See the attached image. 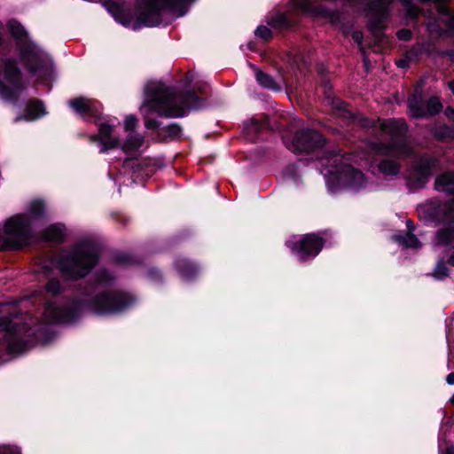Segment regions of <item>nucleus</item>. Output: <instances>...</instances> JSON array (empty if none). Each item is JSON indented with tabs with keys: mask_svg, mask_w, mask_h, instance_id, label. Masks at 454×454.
<instances>
[{
	"mask_svg": "<svg viewBox=\"0 0 454 454\" xmlns=\"http://www.w3.org/2000/svg\"><path fill=\"white\" fill-rule=\"evenodd\" d=\"M113 280L106 270H100L96 275V283L86 288L75 300L67 298L54 299L47 301L43 314L46 324L71 323L88 309L98 315H109L121 312L136 302V298L118 290H103Z\"/></svg>",
	"mask_w": 454,
	"mask_h": 454,
	"instance_id": "nucleus-1",
	"label": "nucleus"
},
{
	"mask_svg": "<svg viewBox=\"0 0 454 454\" xmlns=\"http://www.w3.org/2000/svg\"><path fill=\"white\" fill-rule=\"evenodd\" d=\"M334 106L337 109L343 112L345 117H351L353 121L364 128H371L372 133L376 140L389 137L390 141L386 144L381 141H370L364 144V156L359 157L364 165L358 163L359 166L372 165L375 155L395 156L397 158H405L412 153V147L406 138L407 125L404 120H378L371 121L362 114H353L347 105L336 100Z\"/></svg>",
	"mask_w": 454,
	"mask_h": 454,
	"instance_id": "nucleus-2",
	"label": "nucleus"
},
{
	"mask_svg": "<svg viewBox=\"0 0 454 454\" xmlns=\"http://www.w3.org/2000/svg\"><path fill=\"white\" fill-rule=\"evenodd\" d=\"M203 106L202 100L192 91L178 93L176 89L167 87L161 82H149L145 89V100L141 111L157 113L164 117H182L188 109H197ZM147 129H156L159 122L145 115Z\"/></svg>",
	"mask_w": 454,
	"mask_h": 454,
	"instance_id": "nucleus-3",
	"label": "nucleus"
},
{
	"mask_svg": "<svg viewBox=\"0 0 454 454\" xmlns=\"http://www.w3.org/2000/svg\"><path fill=\"white\" fill-rule=\"evenodd\" d=\"M195 0H145L135 12H130L121 0H108L105 5L114 20L124 27L137 30L143 26L154 27L160 23L161 15L169 12L175 16L186 13L188 5Z\"/></svg>",
	"mask_w": 454,
	"mask_h": 454,
	"instance_id": "nucleus-4",
	"label": "nucleus"
},
{
	"mask_svg": "<svg viewBox=\"0 0 454 454\" xmlns=\"http://www.w3.org/2000/svg\"><path fill=\"white\" fill-rule=\"evenodd\" d=\"M69 106L81 117L88 119L94 118V122L98 126V134L90 137L91 142H98L100 153L108 150L121 148L125 153L135 154L139 152L145 144L144 137L130 132L124 141L113 136L114 126L110 119H105L100 115V104L91 98H78L69 101Z\"/></svg>",
	"mask_w": 454,
	"mask_h": 454,
	"instance_id": "nucleus-5",
	"label": "nucleus"
},
{
	"mask_svg": "<svg viewBox=\"0 0 454 454\" xmlns=\"http://www.w3.org/2000/svg\"><path fill=\"white\" fill-rule=\"evenodd\" d=\"M97 262L96 246L90 241L82 240L63 250L58 261L50 259L42 262L37 270L49 274L52 268L58 267L64 278L78 279L85 277Z\"/></svg>",
	"mask_w": 454,
	"mask_h": 454,
	"instance_id": "nucleus-6",
	"label": "nucleus"
},
{
	"mask_svg": "<svg viewBox=\"0 0 454 454\" xmlns=\"http://www.w3.org/2000/svg\"><path fill=\"white\" fill-rule=\"evenodd\" d=\"M350 161V155L341 156L335 153L322 160L321 172L330 192H359L371 186L364 174L351 165ZM352 161L356 163L358 160L354 159Z\"/></svg>",
	"mask_w": 454,
	"mask_h": 454,
	"instance_id": "nucleus-7",
	"label": "nucleus"
},
{
	"mask_svg": "<svg viewBox=\"0 0 454 454\" xmlns=\"http://www.w3.org/2000/svg\"><path fill=\"white\" fill-rule=\"evenodd\" d=\"M31 324H34V319L28 317L0 318V327L4 331V340H0V358L4 353H21L39 339V329L28 327Z\"/></svg>",
	"mask_w": 454,
	"mask_h": 454,
	"instance_id": "nucleus-8",
	"label": "nucleus"
},
{
	"mask_svg": "<svg viewBox=\"0 0 454 454\" xmlns=\"http://www.w3.org/2000/svg\"><path fill=\"white\" fill-rule=\"evenodd\" d=\"M7 27L17 41L25 43L21 49V55L30 71L41 78L49 77L52 72V61L49 55L35 43L27 41V32L20 23L9 20Z\"/></svg>",
	"mask_w": 454,
	"mask_h": 454,
	"instance_id": "nucleus-9",
	"label": "nucleus"
},
{
	"mask_svg": "<svg viewBox=\"0 0 454 454\" xmlns=\"http://www.w3.org/2000/svg\"><path fill=\"white\" fill-rule=\"evenodd\" d=\"M430 217L436 221L447 222V225L438 231L435 236L436 245H450L453 252L450 256V262L454 265V199L448 204L436 205L434 202L425 206Z\"/></svg>",
	"mask_w": 454,
	"mask_h": 454,
	"instance_id": "nucleus-10",
	"label": "nucleus"
},
{
	"mask_svg": "<svg viewBox=\"0 0 454 454\" xmlns=\"http://www.w3.org/2000/svg\"><path fill=\"white\" fill-rule=\"evenodd\" d=\"M439 165L436 158L429 155H422L413 160L406 172L407 185L417 189L423 187L432 176L433 170Z\"/></svg>",
	"mask_w": 454,
	"mask_h": 454,
	"instance_id": "nucleus-11",
	"label": "nucleus"
},
{
	"mask_svg": "<svg viewBox=\"0 0 454 454\" xmlns=\"http://www.w3.org/2000/svg\"><path fill=\"white\" fill-rule=\"evenodd\" d=\"M323 244V237L315 233L293 236L286 241L287 247L301 261L314 258L322 249Z\"/></svg>",
	"mask_w": 454,
	"mask_h": 454,
	"instance_id": "nucleus-12",
	"label": "nucleus"
},
{
	"mask_svg": "<svg viewBox=\"0 0 454 454\" xmlns=\"http://www.w3.org/2000/svg\"><path fill=\"white\" fill-rule=\"evenodd\" d=\"M24 88L20 77V71L12 60L4 62V76H0V96L10 99Z\"/></svg>",
	"mask_w": 454,
	"mask_h": 454,
	"instance_id": "nucleus-13",
	"label": "nucleus"
},
{
	"mask_svg": "<svg viewBox=\"0 0 454 454\" xmlns=\"http://www.w3.org/2000/svg\"><path fill=\"white\" fill-rule=\"evenodd\" d=\"M391 3L392 0H373L368 4L369 29L379 43L381 41V29Z\"/></svg>",
	"mask_w": 454,
	"mask_h": 454,
	"instance_id": "nucleus-14",
	"label": "nucleus"
},
{
	"mask_svg": "<svg viewBox=\"0 0 454 454\" xmlns=\"http://www.w3.org/2000/svg\"><path fill=\"white\" fill-rule=\"evenodd\" d=\"M324 145L321 134L312 129H302L297 132L288 148L294 152H309Z\"/></svg>",
	"mask_w": 454,
	"mask_h": 454,
	"instance_id": "nucleus-15",
	"label": "nucleus"
},
{
	"mask_svg": "<svg viewBox=\"0 0 454 454\" xmlns=\"http://www.w3.org/2000/svg\"><path fill=\"white\" fill-rule=\"evenodd\" d=\"M409 114L413 118H424L439 113L442 105L436 97L424 102L420 96L414 95L408 100Z\"/></svg>",
	"mask_w": 454,
	"mask_h": 454,
	"instance_id": "nucleus-16",
	"label": "nucleus"
},
{
	"mask_svg": "<svg viewBox=\"0 0 454 454\" xmlns=\"http://www.w3.org/2000/svg\"><path fill=\"white\" fill-rule=\"evenodd\" d=\"M46 114L44 106L41 101H31L27 106L26 114L18 120L35 121Z\"/></svg>",
	"mask_w": 454,
	"mask_h": 454,
	"instance_id": "nucleus-17",
	"label": "nucleus"
},
{
	"mask_svg": "<svg viewBox=\"0 0 454 454\" xmlns=\"http://www.w3.org/2000/svg\"><path fill=\"white\" fill-rule=\"evenodd\" d=\"M435 188L439 192L453 193L454 175L451 172H446L438 176L435 179Z\"/></svg>",
	"mask_w": 454,
	"mask_h": 454,
	"instance_id": "nucleus-18",
	"label": "nucleus"
},
{
	"mask_svg": "<svg viewBox=\"0 0 454 454\" xmlns=\"http://www.w3.org/2000/svg\"><path fill=\"white\" fill-rule=\"evenodd\" d=\"M378 169L385 176L393 177L399 174L401 167L400 164L394 160L384 159L380 161Z\"/></svg>",
	"mask_w": 454,
	"mask_h": 454,
	"instance_id": "nucleus-19",
	"label": "nucleus"
},
{
	"mask_svg": "<svg viewBox=\"0 0 454 454\" xmlns=\"http://www.w3.org/2000/svg\"><path fill=\"white\" fill-rule=\"evenodd\" d=\"M43 237L48 241H62L65 237V227L60 223L51 224L43 231Z\"/></svg>",
	"mask_w": 454,
	"mask_h": 454,
	"instance_id": "nucleus-20",
	"label": "nucleus"
},
{
	"mask_svg": "<svg viewBox=\"0 0 454 454\" xmlns=\"http://www.w3.org/2000/svg\"><path fill=\"white\" fill-rule=\"evenodd\" d=\"M122 168L125 173L131 172L132 176L136 175L137 178L144 176H148L152 172V170L144 168L141 162L134 160H126L123 163Z\"/></svg>",
	"mask_w": 454,
	"mask_h": 454,
	"instance_id": "nucleus-21",
	"label": "nucleus"
},
{
	"mask_svg": "<svg viewBox=\"0 0 454 454\" xmlns=\"http://www.w3.org/2000/svg\"><path fill=\"white\" fill-rule=\"evenodd\" d=\"M268 24L275 28H286L293 24L289 15L282 12H276L268 18Z\"/></svg>",
	"mask_w": 454,
	"mask_h": 454,
	"instance_id": "nucleus-22",
	"label": "nucleus"
},
{
	"mask_svg": "<svg viewBox=\"0 0 454 454\" xmlns=\"http://www.w3.org/2000/svg\"><path fill=\"white\" fill-rule=\"evenodd\" d=\"M393 239L405 247L417 249L421 247V243L416 236L410 232L405 235H395Z\"/></svg>",
	"mask_w": 454,
	"mask_h": 454,
	"instance_id": "nucleus-23",
	"label": "nucleus"
},
{
	"mask_svg": "<svg viewBox=\"0 0 454 454\" xmlns=\"http://www.w3.org/2000/svg\"><path fill=\"white\" fill-rule=\"evenodd\" d=\"M255 78L257 82L264 88L272 90H279L281 89V86L278 85L271 76L262 71H256Z\"/></svg>",
	"mask_w": 454,
	"mask_h": 454,
	"instance_id": "nucleus-24",
	"label": "nucleus"
},
{
	"mask_svg": "<svg viewBox=\"0 0 454 454\" xmlns=\"http://www.w3.org/2000/svg\"><path fill=\"white\" fill-rule=\"evenodd\" d=\"M181 133V128L177 124L171 123L168 126L162 128L158 132V138L160 140L173 139L177 137Z\"/></svg>",
	"mask_w": 454,
	"mask_h": 454,
	"instance_id": "nucleus-25",
	"label": "nucleus"
},
{
	"mask_svg": "<svg viewBox=\"0 0 454 454\" xmlns=\"http://www.w3.org/2000/svg\"><path fill=\"white\" fill-rule=\"evenodd\" d=\"M176 266L182 277L185 279L191 278L196 271L193 265L184 259L177 261Z\"/></svg>",
	"mask_w": 454,
	"mask_h": 454,
	"instance_id": "nucleus-26",
	"label": "nucleus"
},
{
	"mask_svg": "<svg viewBox=\"0 0 454 454\" xmlns=\"http://www.w3.org/2000/svg\"><path fill=\"white\" fill-rule=\"evenodd\" d=\"M63 291V286H61L60 282L58 279L52 278L48 281V283L45 286L44 292L47 294H51L52 296H56L59 294H61Z\"/></svg>",
	"mask_w": 454,
	"mask_h": 454,
	"instance_id": "nucleus-27",
	"label": "nucleus"
},
{
	"mask_svg": "<svg viewBox=\"0 0 454 454\" xmlns=\"http://www.w3.org/2000/svg\"><path fill=\"white\" fill-rule=\"evenodd\" d=\"M433 276L436 279H443L448 276V269L443 261L437 262L436 267L433 272Z\"/></svg>",
	"mask_w": 454,
	"mask_h": 454,
	"instance_id": "nucleus-28",
	"label": "nucleus"
},
{
	"mask_svg": "<svg viewBox=\"0 0 454 454\" xmlns=\"http://www.w3.org/2000/svg\"><path fill=\"white\" fill-rule=\"evenodd\" d=\"M434 135L439 138H453L454 129L448 126H441L435 129Z\"/></svg>",
	"mask_w": 454,
	"mask_h": 454,
	"instance_id": "nucleus-29",
	"label": "nucleus"
},
{
	"mask_svg": "<svg viewBox=\"0 0 454 454\" xmlns=\"http://www.w3.org/2000/svg\"><path fill=\"white\" fill-rule=\"evenodd\" d=\"M283 175H284V178L294 182V184H297L298 173H297V168L294 165L287 167L285 169Z\"/></svg>",
	"mask_w": 454,
	"mask_h": 454,
	"instance_id": "nucleus-30",
	"label": "nucleus"
},
{
	"mask_svg": "<svg viewBox=\"0 0 454 454\" xmlns=\"http://www.w3.org/2000/svg\"><path fill=\"white\" fill-rule=\"evenodd\" d=\"M255 35L263 40H269L271 37V31L265 26H259Z\"/></svg>",
	"mask_w": 454,
	"mask_h": 454,
	"instance_id": "nucleus-31",
	"label": "nucleus"
},
{
	"mask_svg": "<svg viewBox=\"0 0 454 454\" xmlns=\"http://www.w3.org/2000/svg\"><path fill=\"white\" fill-rule=\"evenodd\" d=\"M0 454H21V451L18 446L0 445Z\"/></svg>",
	"mask_w": 454,
	"mask_h": 454,
	"instance_id": "nucleus-32",
	"label": "nucleus"
},
{
	"mask_svg": "<svg viewBox=\"0 0 454 454\" xmlns=\"http://www.w3.org/2000/svg\"><path fill=\"white\" fill-rule=\"evenodd\" d=\"M137 124V119L132 116H127L124 121V128L126 131H129V133L133 131Z\"/></svg>",
	"mask_w": 454,
	"mask_h": 454,
	"instance_id": "nucleus-33",
	"label": "nucleus"
},
{
	"mask_svg": "<svg viewBox=\"0 0 454 454\" xmlns=\"http://www.w3.org/2000/svg\"><path fill=\"white\" fill-rule=\"evenodd\" d=\"M352 39L360 46L362 47V42H363V34L361 31L355 30L351 34ZM363 48H361L362 50Z\"/></svg>",
	"mask_w": 454,
	"mask_h": 454,
	"instance_id": "nucleus-34",
	"label": "nucleus"
},
{
	"mask_svg": "<svg viewBox=\"0 0 454 454\" xmlns=\"http://www.w3.org/2000/svg\"><path fill=\"white\" fill-rule=\"evenodd\" d=\"M407 7L408 13L411 17L415 18L418 15V10L415 7L410 5L411 0H401Z\"/></svg>",
	"mask_w": 454,
	"mask_h": 454,
	"instance_id": "nucleus-35",
	"label": "nucleus"
},
{
	"mask_svg": "<svg viewBox=\"0 0 454 454\" xmlns=\"http://www.w3.org/2000/svg\"><path fill=\"white\" fill-rule=\"evenodd\" d=\"M292 65L295 66L298 70L301 71L302 70L301 65L307 66V63L305 62V60H303V59L301 57H297L293 59Z\"/></svg>",
	"mask_w": 454,
	"mask_h": 454,
	"instance_id": "nucleus-36",
	"label": "nucleus"
},
{
	"mask_svg": "<svg viewBox=\"0 0 454 454\" xmlns=\"http://www.w3.org/2000/svg\"><path fill=\"white\" fill-rule=\"evenodd\" d=\"M397 36L401 40L407 41L411 38V31H409L407 29H402V30L398 31Z\"/></svg>",
	"mask_w": 454,
	"mask_h": 454,
	"instance_id": "nucleus-37",
	"label": "nucleus"
},
{
	"mask_svg": "<svg viewBox=\"0 0 454 454\" xmlns=\"http://www.w3.org/2000/svg\"><path fill=\"white\" fill-rule=\"evenodd\" d=\"M444 114L448 118L454 121V109L452 107H447Z\"/></svg>",
	"mask_w": 454,
	"mask_h": 454,
	"instance_id": "nucleus-38",
	"label": "nucleus"
},
{
	"mask_svg": "<svg viewBox=\"0 0 454 454\" xmlns=\"http://www.w3.org/2000/svg\"><path fill=\"white\" fill-rule=\"evenodd\" d=\"M446 381L449 385H454V372H451L447 376Z\"/></svg>",
	"mask_w": 454,
	"mask_h": 454,
	"instance_id": "nucleus-39",
	"label": "nucleus"
},
{
	"mask_svg": "<svg viewBox=\"0 0 454 454\" xmlns=\"http://www.w3.org/2000/svg\"><path fill=\"white\" fill-rule=\"evenodd\" d=\"M406 226H407V229L409 230V231H412L414 230V226H413V223L411 221L408 220L407 223H406Z\"/></svg>",
	"mask_w": 454,
	"mask_h": 454,
	"instance_id": "nucleus-40",
	"label": "nucleus"
},
{
	"mask_svg": "<svg viewBox=\"0 0 454 454\" xmlns=\"http://www.w3.org/2000/svg\"><path fill=\"white\" fill-rule=\"evenodd\" d=\"M444 454H454V447L453 446H448L445 450Z\"/></svg>",
	"mask_w": 454,
	"mask_h": 454,
	"instance_id": "nucleus-41",
	"label": "nucleus"
},
{
	"mask_svg": "<svg viewBox=\"0 0 454 454\" xmlns=\"http://www.w3.org/2000/svg\"><path fill=\"white\" fill-rule=\"evenodd\" d=\"M193 79V74L192 73H188L187 75H186V81L188 82H191Z\"/></svg>",
	"mask_w": 454,
	"mask_h": 454,
	"instance_id": "nucleus-42",
	"label": "nucleus"
},
{
	"mask_svg": "<svg viewBox=\"0 0 454 454\" xmlns=\"http://www.w3.org/2000/svg\"><path fill=\"white\" fill-rule=\"evenodd\" d=\"M449 88L450 89V90L454 94V80L449 82Z\"/></svg>",
	"mask_w": 454,
	"mask_h": 454,
	"instance_id": "nucleus-43",
	"label": "nucleus"
},
{
	"mask_svg": "<svg viewBox=\"0 0 454 454\" xmlns=\"http://www.w3.org/2000/svg\"><path fill=\"white\" fill-rule=\"evenodd\" d=\"M260 125L257 122L253 121V127L251 129H254L255 131L259 129Z\"/></svg>",
	"mask_w": 454,
	"mask_h": 454,
	"instance_id": "nucleus-44",
	"label": "nucleus"
},
{
	"mask_svg": "<svg viewBox=\"0 0 454 454\" xmlns=\"http://www.w3.org/2000/svg\"><path fill=\"white\" fill-rule=\"evenodd\" d=\"M415 51H416V49H412L411 51H410L408 52V56H407V57L409 58V59H411L412 55H413V53L415 52Z\"/></svg>",
	"mask_w": 454,
	"mask_h": 454,
	"instance_id": "nucleus-45",
	"label": "nucleus"
},
{
	"mask_svg": "<svg viewBox=\"0 0 454 454\" xmlns=\"http://www.w3.org/2000/svg\"><path fill=\"white\" fill-rule=\"evenodd\" d=\"M109 176L110 177H113L115 181H119V176H114V173H113V170H110L109 171Z\"/></svg>",
	"mask_w": 454,
	"mask_h": 454,
	"instance_id": "nucleus-46",
	"label": "nucleus"
},
{
	"mask_svg": "<svg viewBox=\"0 0 454 454\" xmlns=\"http://www.w3.org/2000/svg\"><path fill=\"white\" fill-rule=\"evenodd\" d=\"M398 65L401 67H404L406 66V60H400Z\"/></svg>",
	"mask_w": 454,
	"mask_h": 454,
	"instance_id": "nucleus-47",
	"label": "nucleus"
},
{
	"mask_svg": "<svg viewBox=\"0 0 454 454\" xmlns=\"http://www.w3.org/2000/svg\"><path fill=\"white\" fill-rule=\"evenodd\" d=\"M450 402H451L452 404H454V395L451 396Z\"/></svg>",
	"mask_w": 454,
	"mask_h": 454,
	"instance_id": "nucleus-48",
	"label": "nucleus"
}]
</instances>
